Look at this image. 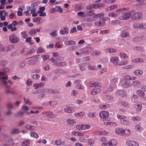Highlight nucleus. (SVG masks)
Wrapping results in <instances>:
<instances>
[{
	"label": "nucleus",
	"mask_w": 146,
	"mask_h": 146,
	"mask_svg": "<svg viewBox=\"0 0 146 146\" xmlns=\"http://www.w3.org/2000/svg\"><path fill=\"white\" fill-rule=\"evenodd\" d=\"M126 143L129 146H139L138 143L134 141L127 140L126 141Z\"/></svg>",
	"instance_id": "obj_7"
},
{
	"label": "nucleus",
	"mask_w": 146,
	"mask_h": 146,
	"mask_svg": "<svg viewBox=\"0 0 146 146\" xmlns=\"http://www.w3.org/2000/svg\"><path fill=\"white\" fill-rule=\"evenodd\" d=\"M82 127V130H83L89 129L90 127V126L89 125L83 124Z\"/></svg>",
	"instance_id": "obj_42"
},
{
	"label": "nucleus",
	"mask_w": 146,
	"mask_h": 146,
	"mask_svg": "<svg viewBox=\"0 0 146 146\" xmlns=\"http://www.w3.org/2000/svg\"><path fill=\"white\" fill-rule=\"evenodd\" d=\"M80 52L82 54L87 53L88 52V51L87 50V48H84L81 49L80 50Z\"/></svg>",
	"instance_id": "obj_48"
},
{
	"label": "nucleus",
	"mask_w": 146,
	"mask_h": 146,
	"mask_svg": "<svg viewBox=\"0 0 146 146\" xmlns=\"http://www.w3.org/2000/svg\"><path fill=\"white\" fill-rule=\"evenodd\" d=\"M45 9V7H40L39 8V10L37 12V13H41L42 12H44L43 11H44Z\"/></svg>",
	"instance_id": "obj_60"
},
{
	"label": "nucleus",
	"mask_w": 146,
	"mask_h": 146,
	"mask_svg": "<svg viewBox=\"0 0 146 146\" xmlns=\"http://www.w3.org/2000/svg\"><path fill=\"white\" fill-rule=\"evenodd\" d=\"M110 107V105L109 104H107V105H101L99 106V107L100 108L104 109H107Z\"/></svg>",
	"instance_id": "obj_43"
},
{
	"label": "nucleus",
	"mask_w": 146,
	"mask_h": 146,
	"mask_svg": "<svg viewBox=\"0 0 146 146\" xmlns=\"http://www.w3.org/2000/svg\"><path fill=\"white\" fill-rule=\"evenodd\" d=\"M143 73V71L140 70H137L133 72V74L135 75L139 76L142 75Z\"/></svg>",
	"instance_id": "obj_23"
},
{
	"label": "nucleus",
	"mask_w": 146,
	"mask_h": 146,
	"mask_svg": "<svg viewBox=\"0 0 146 146\" xmlns=\"http://www.w3.org/2000/svg\"><path fill=\"white\" fill-rule=\"evenodd\" d=\"M123 129L121 128H117L115 129V133L118 135H123Z\"/></svg>",
	"instance_id": "obj_12"
},
{
	"label": "nucleus",
	"mask_w": 146,
	"mask_h": 146,
	"mask_svg": "<svg viewBox=\"0 0 146 146\" xmlns=\"http://www.w3.org/2000/svg\"><path fill=\"white\" fill-rule=\"evenodd\" d=\"M117 94L119 96H121L122 97H123L126 96V93L123 90H119Z\"/></svg>",
	"instance_id": "obj_20"
},
{
	"label": "nucleus",
	"mask_w": 146,
	"mask_h": 146,
	"mask_svg": "<svg viewBox=\"0 0 146 146\" xmlns=\"http://www.w3.org/2000/svg\"><path fill=\"white\" fill-rule=\"evenodd\" d=\"M25 128L28 130H30L31 131H35V129L34 126L30 125L29 124L25 126Z\"/></svg>",
	"instance_id": "obj_33"
},
{
	"label": "nucleus",
	"mask_w": 146,
	"mask_h": 146,
	"mask_svg": "<svg viewBox=\"0 0 146 146\" xmlns=\"http://www.w3.org/2000/svg\"><path fill=\"white\" fill-rule=\"evenodd\" d=\"M124 80L125 81L132 80V78L130 76H129L127 75L125 76L124 77Z\"/></svg>",
	"instance_id": "obj_59"
},
{
	"label": "nucleus",
	"mask_w": 146,
	"mask_h": 146,
	"mask_svg": "<svg viewBox=\"0 0 146 146\" xmlns=\"http://www.w3.org/2000/svg\"><path fill=\"white\" fill-rule=\"evenodd\" d=\"M134 10L130 11L123 13V15L120 19L121 20H127L131 17L132 13L133 12Z\"/></svg>",
	"instance_id": "obj_5"
},
{
	"label": "nucleus",
	"mask_w": 146,
	"mask_h": 146,
	"mask_svg": "<svg viewBox=\"0 0 146 146\" xmlns=\"http://www.w3.org/2000/svg\"><path fill=\"white\" fill-rule=\"evenodd\" d=\"M109 112L108 111H102L99 113V116L100 118L101 121H106L107 118L109 116Z\"/></svg>",
	"instance_id": "obj_4"
},
{
	"label": "nucleus",
	"mask_w": 146,
	"mask_h": 146,
	"mask_svg": "<svg viewBox=\"0 0 146 146\" xmlns=\"http://www.w3.org/2000/svg\"><path fill=\"white\" fill-rule=\"evenodd\" d=\"M47 91L49 94H58L59 93V91L56 90H53L52 89H48Z\"/></svg>",
	"instance_id": "obj_22"
},
{
	"label": "nucleus",
	"mask_w": 146,
	"mask_h": 146,
	"mask_svg": "<svg viewBox=\"0 0 146 146\" xmlns=\"http://www.w3.org/2000/svg\"><path fill=\"white\" fill-rule=\"evenodd\" d=\"M141 23H135L133 24L132 27L134 29H141Z\"/></svg>",
	"instance_id": "obj_38"
},
{
	"label": "nucleus",
	"mask_w": 146,
	"mask_h": 146,
	"mask_svg": "<svg viewBox=\"0 0 146 146\" xmlns=\"http://www.w3.org/2000/svg\"><path fill=\"white\" fill-rule=\"evenodd\" d=\"M121 123L122 124H123L124 125H127L129 124V122L125 119H123V120H121Z\"/></svg>",
	"instance_id": "obj_44"
},
{
	"label": "nucleus",
	"mask_w": 146,
	"mask_h": 146,
	"mask_svg": "<svg viewBox=\"0 0 146 146\" xmlns=\"http://www.w3.org/2000/svg\"><path fill=\"white\" fill-rule=\"evenodd\" d=\"M121 36L125 38L129 36V34L128 33L126 32L125 31H123L121 33Z\"/></svg>",
	"instance_id": "obj_21"
},
{
	"label": "nucleus",
	"mask_w": 146,
	"mask_h": 146,
	"mask_svg": "<svg viewBox=\"0 0 146 146\" xmlns=\"http://www.w3.org/2000/svg\"><path fill=\"white\" fill-rule=\"evenodd\" d=\"M87 64L86 63H82L79 65V68L82 71H84L86 69Z\"/></svg>",
	"instance_id": "obj_9"
},
{
	"label": "nucleus",
	"mask_w": 146,
	"mask_h": 146,
	"mask_svg": "<svg viewBox=\"0 0 146 146\" xmlns=\"http://www.w3.org/2000/svg\"><path fill=\"white\" fill-rule=\"evenodd\" d=\"M7 107L9 109H13V105L10 103H8L7 104Z\"/></svg>",
	"instance_id": "obj_63"
},
{
	"label": "nucleus",
	"mask_w": 146,
	"mask_h": 146,
	"mask_svg": "<svg viewBox=\"0 0 146 146\" xmlns=\"http://www.w3.org/2000/svg\"><path fill=\"white\" fill-rule=\"evenodd\" d=\"M26 64L27 63L25 61H21L19 63L18 67L20 68H23L25 66Z\"/></svg>",
	"instance_id": "obj_19"
},
{
	"label": "nucleus",
	"mask_w": 146,
	"mask_h": 146,
	"mask_svg": "<svg viewBox=\"0 0 146 146\" xmlns=\"http://www.w3.org/2000/svg\"><path fill=\"white\" fill-rule=\"evenodd\" d=\"M109 141L110 146H115L117 144L116 141L114 139H111L110 141Z\"/></svg>",
	"instance_id": "obj_31"
},
{
	"label": "nucleus",
	"mask_w": 146,
	"mask_h": 146,
	"mask_svg": "<svg viewBox=\"0 0 146 146\" xmlns=\"http://www.w3.org/2000/svg\"><path fill=\"white\" fill-rule=\"evenodd\" d=\"M117 118L120 119L121 121L125 119L126 118V117L125 116H122L119 115H117Z\"/></svg>",
	"instance_id": "obj_55"
},
{
	"label": "nucleus",
	"mask_w": 146,
	"mask_h": 146,
	"mask_svg": "<svg viewBox=\"0 0 146 146\" xmlns=\"http://www.w3.org/2000/svg\"><path fill=\"white\" fill-rule=\"evenodd\" d=\"M123 135L128 136L131 134L130 131L129 129L125 130H123Z\"/></svg>",
	"instance_id": "obj_39"
},
{
	"label": "nucleus",
	"mask_w": 146,
	"mask_h": 146,
	"mask_svg": "<svg viewBox=\"0 0 146 146\" xmlns=\"http://www.w3.org/2000/svg\"><path fill=\"white\" fill-rule=\"evenodd\" d=\"M40 77L39 74H34L32 76V78L34 80H37Z\"/></svg>",
	"instance_id": "obj_51"
},
{
	"label": "nucleus",
	"mask_w": 146,
	"mask_h": 146,
	"mask_svg": "<svg viewBox=\"0 0 146 146\" xmlns=\"http://www.w3.org/2000/svg\"><path fill=\"white\" fill-rule=\"evenodd\" d=\"M119 56L121 58H128V56H127L126 54L124 53L121 52L119 53Z\"/></svg>",
	"instance_id": "obj_53"
},
{
	"label": "nucleus",
	"mask_w": 146,
	"mask_h": 146,
	"mask_svg": "<svg viewBox=\"0 0 146 146\" xmlns=\"http://www.w3.org/2000/svg\"><path fill=\"white\" fill-rule=\"evenodd\" d=\"M93 8H96L94 3L93 4H90L86 7V9L90 10Z\"/></svg>",
	"instance_id": "obj_49"
},
{
	"label": "nucleus",
	"mask_w": 146,
	"mask_h": 146,
	"mask_svg": "<svg viewBox=\"0 0 146 146\" xmlns=\"http://www.w3.org/2000/svg\"><path fill=\"white\" fill-rule=\"evenodd\" d=\"M120 104H121L123 106L125 107H128L129 106L128 103L124 101H120Z\"/></svg>",
	"instance_id": "obj_58"
},
{
	"label": "nucleus",
	"mask_w": 146,
	"mask_h": 146,
	"mask_svg": "<svg viewBox=\"0 0 146 146\" xmlns=\"http://www.w3.org/2000/svg\"><path fill=\"white\" fill-rule=\"evenodd\" d=\"M143 17L142 13L141 12H138L133 14L131 16V19L133 20H140Z\"/></svg>",
	"instance_id": "obj_3"
},
{
	"label": "nucleus",
	"mask_w": 146,
	"mask_h": 146,
	"mask_svg": "<svg viewBox=\"0 0 146 146\" xmlns=\"http://www.w3.org/2000/svg\"><path fill=\"white\" fill-rule=\"evenodd\" d=\"M64 111L68 113H72L74 111V110L72 108L69 107H67L64 109Z\"/></svg>",
	"instance_id": "obj_24"
},
{
	"label": "nucleus",
	"mask_w": 146,
	"mask_h": 146,
	"mask_svg": "<svg viewBox=\"0 0 146 146\" xmlns=\"http://www.w3.org/2000/svg\"><path fill=\"white\" fill-rule=\"evenodd\" d=\"M105 22H103L102 23L100 21H97L95 22V25L96 26H102L103 25H105Z\"/></svg>",
	"instance_id": "obj_30"
},
{
	"label": "nucleus",
	"mask_w": 146,
	"mask_h": 146,
	"mask_svg": "<svg viewBox=\"0 0 146 146\" xmlns=\"http://www.w3.org/2000/svg\"><path fill=\"white\" fill-rule=\"evenodd\" d=\"M20 133V131L18 129L15 128L12 130L11 132V134H18Z\"/></svg>",
	"instance_id": "obj_34"
},
{
	"label": "nucleus",
	"mask_w": 146,
	"mask_h": 146,
	"mask_svg": "<svg viewBox=\"0 0 146 146\" xmlns=\"http://www.w3.org/2000/svg\"><path fill=\"white\" fill-rule=\"evenodd\" d=\"M29 142L30 141L29 140H26L22 143V146H26L29 143Z\"/></svg>",
	"instance_id": "obj_52"
},
{
	"label": "nucleus",
	"mask_w": 146,
	"mask_h": 146,
	"mask_svg": "<svg viewBox=\"0 0 146 146\" xmlns=\"http://www.w3.org/2000/svg\"><path fill=\"white\" fill-rule=\"evenodd\" d=\"M119 60V58L117 57H112L110 60V61L113 63L115 65H118V61Z\"/></svg>",
	"instance_id": "obj_10"
},
{
	"label": "nucleus",
	"mask_w": 146,
	"mask_h": 146,
	"mask_svg": "<svg viewBox=\"0 0 146 146\" xmlns=\"http://www.w3.org/2000/svg\"><path fill=\"white\" fill-rule=\"evenodd\" d=\"M115 0H104L105 3H112L115 2Z\"/></svg>",
	"instance_id": "obj_61"
},
{
	"label": "nucleus",
	"mask_w": 146,
	"mask_h": 146,
	"mask_svg": "<svg viewBox=\"0 0 146 146\" xmlns=\"http://www.w3.org/2000/svg\"><path fill=\"white\" fill-rule=\"evenodd\" d=\"M95 113L93 112H89L88 114V116L90 119H94L96 117Z\"/></svg>",
	"instance_id": "obj_28"
},
{
	"label": "nucleus",
	"mask_w": 146,
	"mask_h": 146,
	"mask_svg": "<svg viewBox=\"0 0 146 146\" xmlns=\"http://www.w3.org/2000/svg\"><path fill=\"white\" fill-rule=\"evenodd\" d=\"M36 48L35 47L33 48H32L31 50L28 51L27 53V54H31L32 53H33L35 52L36 50Z\"/></svg>",
	"instance_id": "obj_45"
},
{
	"label": "nucleus",
	"mask_w": 146,
	"mask_h": 146,
	"mask_svg": "<svg viewBox=\"0 0 146 146\" xmlns=\"http://www.w3.org/2000/svg\"><path fill=\"white\" fill-rule=\"evenodd\" d=\"M87 68L89 70H94L97 69L95 65H92L91 64H88Z\"/></svg>",
	"instance_id": "obj_25"
},
{
	"label": "nucleus",
	"mask_w": 146,
	"mask_h": 146,
	"mask_svg": "<svg viewBox=\"0 0 146 146\" xmlns=\"http://www.w3.org/2000/svg\"><path fill=\"white\" fill-rule=\"evenodd\" d=\"M102 145V146H110L109 141L103 143Z\"/></svg>",
	"instance_id": "obj_64"
},
{
	"label": "nucleus",
	"mask_w": 146,
	"mask_h": 146,
	"mask_svg": "<svg viewBox=\"0 0 146 146\" xmlns=\"http://www.w3.org/2000/svg\"><path fill=\"white\" fill-rule=\"evenodd\" d=\"M137 93L138 95L140 96L143 97L145 95V93L143 91L141 90H138L137 91Z\"/></svg>",
	"instance_id": "obj_46"
},
{
	"label": "nucleus",
	"mask_w": 146,
	"mask_h": 146,
	"mask_svg": "<svg viewBox=\"0 0 146 146\" xmlns=\"http://www.w3.org/2000/svg\"><path fill=\"white\" fill-rule=\"evenodd\" d=\"M7 50H10L11 49H14L15 48V46L13 44H11L8 46L7 47Z\"/></svg>",
	"instance_id": "obj_57"
},
{
	"label": "nucleus",
	"mask_w": 146,
	"mask_h": 146,
	"mask_svg": "<svg viewBox=\"0 0 146 146\" xmlns=\"http://www.w3.org/2000/svg\"><path fill=\"white\" fill-rule=\"evenodd\" d=\"M85 112H80L79 113H75V115L77 116L82 117L85 114Z\"/></svg>",
	"instance_id": "obj_50"
},
{
	"label": "nucleus",
	"mask_w": 146,
	"mask_h": 146,
	"mask_svg": "<svg viewBox=\"0 0 146 146\" xmlns=\"http://www.w3.org/2000/svg\"><path fill=\"white\" fill-rule=\"evenodd\" d=\"M43 60L44 61H46L47 60L49 59L50 58L49 56L48 55H42L41 56Z\"/></svg>",
	"instance_id": "obj_47"
},
{
	"label": "nucleus",
	"mask_w": 146,
	"mask_h": 146,
	"mask_svg": "<svg viewBox=\"0 0 146 146\" xmlns=\"http://www.w3.org/2000/svg\"><path fill=\"white\" fill-rule=\"evenodd\" d=\"M47 115L48 116L49 118H55L57 117V115L55 114L52 111H48L47 113Z\"/></svg>",
	"instance_id": "obj_15"
},
{
	"label": "nucleus",
	"mask_w": 146,
	"mask_h": 146,
	"mask_svg": "<svg viewBox=\"0 0 146 146\" xmlns=\"http://www.w3.org/2000/svg\"><path fill=\"white\" fill-rule=\"evenodd\" d=\"M60 59H61V57H60V59L57 58V60L54 59L53 58H51L49 59V61H52V62L54 63L55 65L58 66V62H57V60H59L60 61Z\"/></svg>",
	"instance_id": "obj_27"
},
{
	"label": "nucleus",
	"mask_w": 146,
	"mask_h": 146,
	"mask_svg": "<svg viewBox=\"0 0 146 146\" xmlns=\"http://www.w3.org/2000/svg\"><path fill=\"white\" fill-rule=\"evenodd\" d=\"M21 34L25 38H26L28 36V35L26 34V33L25 31H23L21 32Z\"/></svg>",
	"instance_id": "obj_62"
},
{
	"label": "nucleus",
	"mask_w": 146,
	"mask_h": 146,
	"mask_svg": "<svg viewBox=\"0 0 146 146\" xmlns=\"http://www.w3.org/2000/svg\"><path fill=\"white\" fill-rule=\"evenodd\" d=\"M36 33V29H32L29 32L28 34L30 35H34Z\"/></svg>",
	"instance_id": "obj_40"
},
{
	"label": "nucleus",
	"mask_w": 146,
	"mask_h": 146,
	"mask_svg": "<svg viewBox=\"0 0 146 146\" xmlns=\"http://www.w3.org/2000/svg\"><path fill=\"white\" fill-rule=\"evenodd\" d=\"M89 85L90 87H95L98 88H100L102 86V84L101 83L93 81L90 82Z\"/></svg>",
	"instance_id": "obj_6"
},
{
	"label": "nucleus",
	"mask_w": 146,
	"mask_h": 146,
	"mask_svg": "<svg viewBox=\"0 0 146 146\" xmlns=\"http://www.w3.org/2000/svg\"><path fill=\"white\" fill-rule=\"evenodd\" d=\"M44 86V84L42 82L39 84H34L33 86L35 87V89H37L39 87H43Z\"/></svg>",
	"instance_id": "obj_26"
},
{
	"label": "nucleus",
	"mask_w": 146,
	"mask_h": 146,
	"mask_svg": "<svg viewBox=\"0 0 146 146\" xmlns=\"http://www.w3.org/2000/svg\"><path fill=\"white\" fill-rule=\"evenodd\" d=\"M132 85V83H131L129 80L125 81L124 83L123 84V86L125 88H127L128 87H130Z\"/></svg>",
	"instance_id": "obj_11"
},
{
	"label": "nucleus",
	"mask_w": 146,
	"mask_h": 146,
	"mask_svg": "<svg viewBox=\"0 0 146 146\" xmlns=\"http://www.w3.org/2000/svg\"><path fill=\"white\" fill-rule=\"evenodd\" d=\"M68 28L67 27H64L63 29L60 30V33L62 35L67 34L68 33Z\"/></svg>",
	"instance_id": "obj_13"
},
{
	"label": "nucleus",
	"mask_w": 146,
	"mask_h": 146,
	"mask_svg": "<svg viewBox=\"0 0 146 146\" xmlns=\"http://www.w3.org/2000/svg\"><path fill=\"white\" fill-rule=\"evenodd\" d=\"M75 42L73 40H68L66 41L65 42V44L67 45H74L76 44Z\"/></svg>",
	"instance_id": "obj_32"
},
{
	"label": "nucleus",
	"mask_w": 146,
	"mask_h": 146,
	"mask_svg": "<svg viewBox=\"0 0 146 146\" xmlns=\"http://www.w3.org/2000/svg\"><path fill=\"white\" fill-rule=\"evenodd\" d=\"M25 112L24 111H19L15 114V116L17 118H20L22 117Z\"/></svg>",
	"instance_id": "obj_14"
},
{
	"label": "nucleus",
	"mask_w": 146,
	"mask_h": 146,
	"mask_svg": "<svg viewBox=\"0 0 146 146\" xmlns=\"http://www.w3.org/2000/svg\"><path fill=\"white\" fill-rule=\"evenodd\" d=\"M30 135L33 137L37 138L39 137V135L37 133L34 132H31L30 133Z\"/></svg>",
	"instance_id": "obj_37"
},
{
	"label": "nucleus",
	"mask_w": 146,
	"mask_h": 146,
	"mask_svg": "<svg viewBox=\"0 0 146 146\" xmlns=\"http://www.w3.org/2000/svg\"><path fill=\"white\" fill-rule=\"evenodd\" d=\"M133 86L135 87H138L140 85V82L138 80H135L133 82Z\"/></svg>",
	"instance_id": "obj_41"
},
{
	"label": "nucleus",
	"mask_w": 146,
	"mask_h": 146,
	"mask_svg": "<svg viewBox=\"0 0 146 146\" xmlns=\"http://www.w3.org/2000/svg\"><path fill=\"white\" fill-rule=\"evenodd\" d=\"M52 143L53 144L56 145H60L62 143V140L60 139H58L54 141L53 140L52 141Z\"/></svg>",
	"instance_id": "obj_17"
},
{
	"label": "nucleus",
	"mask_w": 146,
	"mask_h": 146,
	"mask_svg": "<svg viewBox=\"0 0 146 146\" xmlns=\"http://www.w3.org/2000/svg\"><path fill=\"white\" fill-rule=\"evenodd\" d=\"M66 121L69 125H72L75 123V121L72 119H68Z\"/></svg>",
	"instance_id": "obj_35"
},
{
	"label": "nucleus",
	"mask_w": 146,
	"mask_h": 146,
	"mask_svg": "<svg viewBox=\"0 0 146 146\" xmlns=\"http://www.w3.org/2000/svg\"><path fill=\"white\" fill-rule=\"evenodd\" d=\"M5 75V74L4 72L0 71V81L2 83L6 89L5 91V93L7 94H14V92H13L10 90V86L7 85L8 82L5 81V80L8 79V77L7 76Z\"/></svg>",
	"instance_id": "obj_1"
},
{
	"label": "nucleus",
	"mask_w": 146,
	"mask_h": 146,
	"mask_svg": "<svg viewBox=\"0 0 146 146\" xmlns=\"http://www.w3.org/2000/svg\"><path fill=\"white\" fill-rule=\"evenodd\" d=\"M105 5V3H94L95 8H100L103 7Z\"/></svg>",
	"instance_id": "obj_36"
},
{
	"label": "nucleus",
	"mask_w": 146,
	"mask_h": 146,
	"mask_svg": "<svg viewBox=\"0 0 146 146\" xmlns=\"http://www.w3.org/2000/svg\"><path fill=\"white\" fill-rule=\"evenodd\" d=\"M129 9L128 7H126L125 8H122L120 9H118L116 10L117 12L119 11H125L128 10Z\"/></svg>",
	"instance_id": "obj_56"
},
{
	"label": "nucleus",
	"mask_w": 146,
	"mask_h": 146,
	"mask_svg": "<svg viewBox=\"0 0 146 146\" xmlns=\"http://www.w3.org/2000/svg\"><path fill=\"white\" fill-rule=\"evenodd\" d=\"M135 107L137 111H140L141 109L142 106L141 105L137 104L135 105Z\"/></svg>",
	"instance_id": "obj_54"
},
{
	"label": "nucleus",
	"mask_w": 146,
	"mask_h": 146,
	"mask_svg": "<svg viewBox=\"0 0 146 146\" xmlns=\"http://www.w3.org/2000/svg\"><path fill=\"white\" fill-rule=\"evenodd\" d=\"M38 61V60L36 59V58H33L29 60L27 63L30 65H32L36 63Z\"/></svg>",
	"instance_id": "obj_8"
},
{
	"label": "nucleus",
	"mask_w": 146,
	"mask_h": 146,
	"mask_svg": "<svg viewBox=\"0 0 146 146\" xmlns=\"http://www.w3.org/2000/svg\"><path fill=\"white\" fill-rule=\"evenodd\" d=\"M100 91V88H98L93 89L91 90V93L92 95H96L97 93H99Z\"/></svg>",
	"instance_id": "obj_18"
},
{
	"label": "nucleus",
	"mask_w": 146,
	"mask_h": 146,
	"mask_svg": "<svg viewBox=\"0 0 146 146\" xmlns=\"http://www.w3.org/2000/svg\"><path fill=\"white\" fill-rule=\"evenodd\" d=\"M117 5H112L109 7H107L106 9L107 11H110L111 10L113 9H115L117 7Z\"/></svg>",
	"instance_id": "obj_29"
},
{
	"label": "nucleus",
	"mask_w": 146,
	"mask_h": 146,
	"mask_svg": "<svg viewBox=\"0 0 146 146\" xmlns=\"http://www.w3.org/2000/svg\"><path fill=\"white\" fill-rule=\"evenodd\" d=\"M105 51L106 53H111L115 52L116 51V49L114 48H108L105 49Z\"/></svg>",
	"instance_id": "obj_16"
},
{
	"label": "nucleus",
	"mask_w": 146,
	"mask_h": 146,
	"mask_svg": "<svg viewBox=\"0 0 146 146\" xmlns=\"http://www.w3.org/2000/svg\"><path fill=\"white\" fill-rule=\"evenodd\" d=\"M10 42L12 43L15 44L18 42L19 38L15 34L13 33L11 35L9 38Z\"/></svg>",
	"instance_id": "obj_2"
}]
</instances>
